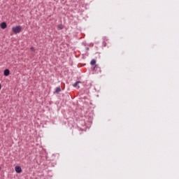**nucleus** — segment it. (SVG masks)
Segmentation results:
<instances>
[{
    "label": "nucleus",
    "instance_id": "nucleus-1",
    "mask_svg": "<svg viewBox=\"0 0 179 179\" xmlns=\"http://www.w3.org/2000/svg\"><path fill=\"white\" fill-rule=\"evenodd\" d=\"M12 30L13 33H15L16 34H17V33H20V31H22V27L20 25L14 27H13Z\"/></svg>",
    "mask_w": 179,
    "mask_h": 179
},
{
    "label": "nucleus",
    "instance_id": "nucleus-2",
    "mask_svg": "<svg viewBox=\"0 0 179 179\" xmlns=\"http://www.w3.org/2000/svg\"><path fill=\"white\" fill-rule=\"evenodd\" d=\"M15 170L16 173H22V168L19 166H16L15 167Z\"/></svg>",
    "mask_w": 179,
    "mask_h": 179
},
{
    "label": "nucleus",
    "instance_id": "nucleus-3",
    "mask_svg": "<svg viewBox=\"0 0 179 179\" xmlns=\"http://www.w3.org/2000/svg\"><path fill=\"white\" fill-rule=\"evenodd\" d=\"M10 73V71L9 69H6L3 71L4 76H9V74Z\"/></svg>",
    "mask_w": 179,
    "mask_h": 179
},
{
    "label": "nucleus",
    "instance_id": "nucleus-4",
    "mask_svg": "<svg viewBox=\"0 0 179 179\" xmlns=\"http://www.w3.org/2000/svg\"><path fill=\"white\" fill-rule=\"evenodd\" d=\"M79 83H80V81H77V82H76V83L73 85V87H78V89H79V87H80L79 86Z\"/></svg>",
    "mask_w": 179,
    "mask_h": 179
},
{
    "label": "nucleus",
    "instance_id": "nucleus-5",
    "mask_svg": "<svg viewBox=\"0 0 179 179\" xmlns=\"http://www.w3.org/2000/svg\"><path fill=\"white\" fill-rule=\"evenodd\" d=\"M0 27L1 29H5L6 27V22H1Z\"/></svg>",
    "mask_w": 179,
    "mask_h": 179
},
{
    "label": "nucleus",
    "instance_id": "nucleus-6",
    "mask_svg": "<svg viewBox=\"0 0 179 179\" xmlns=\"http://www.w3.org/2000/svg\"><path fill=\"white\" fill-rule=\"evenodd\" d=\"M59 92H61V87H56L55 93H59Z\"/></svg>",
    "mask_w": 179,
    "mask_h": 179
},
{
    "label": "nucleus",
    "instance_id": "nucleus-7",
    "mask_svg": "<svg viewBox=\"0 0 179 179\" xmlns=\"http://www.w3.org/2000/svg\"><path fill=\"white\" fill-rule=\"evenodd\" d=\"M91 65H96V59H93L91 62H90Z\"/></svg>",
    "mask_w": 179,
    "mask_h": 179
},
{
    "label": "nucleus",
    "instance_id": "nucleus-8",
    "mask_svg": "<svg viewBox=\"0 0 179 179\" xmlns=\"http://www.w3.org/2000/svg\"><path fill=\"white\" fill-rule=\"evenodd\" d=\"M57 27H58L59 30H62V29H64V25L59 24Z\"/></svg>",
    "mask_w": 179,
    "mask_h": 179
},
{
    "label": "nucleus",
    "instance_id": "nucleus-9",
    "mask_svg": "<svg viewBox=\"0 0 179 179\" xmlns=\"http://www.w3.org/2000/svg\"><path fill=\"white\" fill-rule=\"evenodd\" d=\"M31 50H32L33 52H34V51H35L34 48V47H31Z\"/></svg>",
    "mask_w": 179,
    "mask_h": 179
},
{
    "label": "nucleus",
    "instance_id": "nucleus-10",
    "mask_svg": "<svg viewBox=\"0 0 179 179\" xmlns=\"http://www.w3.org/2000/svg\"><path fill=\"white\" fill-rule=\"evenodd\" d=\"M87 51H89V48H86Z\"/></svg>",
    "mask_w": 179,
    "mask_h": 179
},
{
    "label": "nucleus",
    "instance_id": "nucleus-11",
    "mask_svg": "<svg viewBox=\"0 0 179 179\" xmlns=\"http://www.w3.org/2000/svg\"><path fill=\"white\" fill-rule=\"evenodd\" d=\"M1 88H2V86H1V84H0V90H1Z\"/></svg>",
    "mask_w": 179,
    "mask_h": 179
},
{
    "label": "nucleus",
    "instance_id": "nucleus-12",
    "mask_svg": "<svg viewBox=\"0 0 179 179\" xmlns=\"http://www.w3.org/2000/svg\"><path fill=\"white\" fill-rule=\"evenodd\" d=\"M96 66H95V67H94V69H95Z\"/></svg>",
    "mask_w": 179,
    "mask_h": 179
},
{
    "label": "nucleus",
    "instance_id": "nucleus-13",
    "mask_svg": "<svg viewBox=\"0 0 179 179\" xmlns=\"http://www.w3.org/2000/svg\"><path fill=\"white\" fill-rule=\"evenodd\" d=\"M0 170H1V167H0Z\"/></svg>",
    "mask_w": 179,
    "mask_h": 179
}]
</instances>
